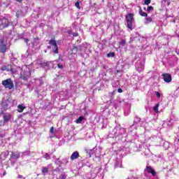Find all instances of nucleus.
Here are the masks:
<instances>
[{
    "label": "nucleus",
    "instance_id": "8",
    "mask_svg": "<svg viewBox=\"0 0 179 179\" xmlns=\"http://www.w3.org/2000/svg\"><path fill=\"white\" fill-rule=\"evenodd\" d=\"M3 125H5V124H6V122H9V120H10V118H12V115L11 114H8L7 115H3Z\"/></svg>",
    "mask_w": 179,
    "mask_h": 179
},
{
    "label": "nucleus",
    "instance_id": "33",
    "mask_svg": "<svg viewBox=\"0 0 179 179\" xmlns=\"http://www.w3.org/2000/svg\"><path fill=\"white\" fill-rule=\"evenodd\" d=\"M73 37H78V33H73Z\"/></svg>",
    "mask_w": 179,
    "mask_h": 179
},
{
    "label": "nucleus",
    "instance_id": "30",
    "mask_svg": "<svg viewBox=\"0 0 179 179\" xmlns=\"http://www.w3.org/2000/svg\"><path fill=\"white\" fill-rule=\"evenodd\" d=\"M24 41L26 43V44H27L29 43V38H24Z\"/></svg>",
    "mask_w": 179,
    "mask_h": 179
},
{
    "label": "nucleus",
    "instance_id": "17",
    "mask_svg": "<svg viewBox=\"0 0 179 179\" xmlns=\"http://www.w3.org/2000/svg\"><path fill=\"white\" fill-rule=\"evenodd\" d=\"M159 103H157L154 106L153 110L155 113H159Z\"/></svg>",
    "mask_w": 179,
    "mask_h": 179
},
{
    "label": "nucleus",
    "instance_id": "44",
    "mask_svg": "<svg viewBox=\"0 0 179 179\" xmlns=\"http://www.w3.org/2000/svg\"><path fill=\"white\" fill-rule=\"evenodd\" d=\"M102 2H104V0H102Z\"/></svg>",
    "mask_w": 179,
    "mask_h": 179
},
{
    "label": "nucleus",
    "instance_id": "28",
    "mask_svg": "<svg viewBox=\"0 0 179 179\" xmlns=\"http://www.w3.org/2000/svg\"><path fill=\"white\" fill-rule=\"evenodd\" d=\"M125 44H127V41L125 40H122L121 41V45H124Z\"/></svg>",
    "mask_w": 179,
    "mask_h": 179
},
{
    "label": "nucleus",
    "instance_id": "20",
    "mask_svg": "<svg viewBox=\"0 0 179 179\" xmlns=\"http://www.w3.org/2000/svg\"><path fill=\"white\" fill-rule=\"evenodd\" d=\"M155 8H153V6H150L148 7L147 10H148V13H150V10H154Z\"/></svg>",
    "mask_w": 179,
    "mask_h": 179
},
{
    "label": "nucleus",
    "instance_id": "38",
    "mask_svg": "<svg viewBox=\"0 0 179 179\" xmlns=\"http://www.w3.org/2000/svg\"><path fill=\"white\" fill-rule=\"evenodd\" d=\"M112 94H115V91H113V92H112Z\"/></svg>",
    "mask_w": 179,
    "mask_h": 179
},
{
    "label": "nucleus",
    "instance_id": "10",
    "mask_svg": "<svg viewBox=\"0 0 179 179\" xmlns=\"http://www.w3.org/2000/svg\"><path fill=\"white\" fill-rule=\"evenodd\" d=\"M3 43V41H1V43ZM6 44H1L0 45V52H2L3 54L6 52Z\"/></svg>",
    "mask_w": 179,
    "mask_h": 179
},
{
    "label": "nucleus",
    "instance_id": "22",
    "mask_svg": "<svg viewBox=\"0 0 179 179\" xmlns=\"http://www.w3.org/2000/svg\"><path fill=\"white\" fill-rule=\"evenodd\" d=\"M7 71H10L12 73H15V71H13V69H11L10 66H7Z\"/></svg>",
    "mask_w": 179,
    "mask_h": 179
},
{
    "label": "nucleus",
    "instance_id": "32",
    "mask_svg": "<svg viewBox=\"0 0 179 179\" xmlns=\"http://www.w3.org/2000/svg\"><path fill=\"white\" fill-rule=\"evenodd\" d=\"M49 157L50 156L47 153L44 155L45 159H48Z\"/></svg>",
    "mask_w": 179,
    "mask_h": 179
},
{
    "label": "nucleus",
    "instance_id": "12",
    "mask_svg": "<svg viewBox=\"0 0 179 179\" xmlns=\"http://www.w3.org/2000/svg\"><path fill=\"white\" fill-rule=\"evenodd\" d=\"M138 13L142 16V17H148V13L142 10V7H139Z\"/></svg>",
    "mask_w": 179,
    "mask_h": 179
},
{
    "label": "nucleus",
    "instance_id": "35",
    "mask_svg": "<svg viewBox=\"0 0 179 179\" xmlns=\"http://www.w3.org/2000/svg\"><path fill=\"white\" fill-rule=\"evenodd\" d=\"M18 178H20V179L23 178V176L19 175V176H18Z\"/></svg>",
    "mask_w": 179,
    "mask_h": 179
},
{
    "label": "nucleus",
    "instance_id": "25",
    "mask_svg": "<svg viewBox=\"0 0 179 179\" xmlns=\"http://www.w3.org/2000/svg\"><path fill=\"white\" fill-rule=\"evenodd\" d=\"M75 6H76L78 9H80V4L79 3V1L76 3Z\"/></svg>",
    "mask_w": 179,
    "mask_h": 179
},
{
    "label": "nucleus",
    "instance_id": "18",
    "mask_svg": "<svg viewBox=\"0 0 179 179\" xmlns=\"http://www.w3.org/2000/svg\"><path fill=\"white\" fill-rule=\"evenodd\" d=\"M47 173H48V168L47 167H44L42 169V173L45 176V174H47Z\"/></svg>",
    "mask_w": 179,
    "mask_h": 179
},
{
    "label": "nucleus",
    "instance_id": "26",
    "mask_svg": "<svg viewBox=\"0 0 179 179\" xmlns=\"http://www.w3.org/2000/svg\"><path fill=\"white\" fill-rule=\"evenodd\" d=\"M57 67L59 68V69H64V66L61 64H57Z\"/></svg>",
    "mask_w": 179,
    "mask_h": 179
},
{
    "label": "nucleus",
    "instance_id": "37",
    "mask_svg": "<svg viewBox=\"0 0 179 179\" xmlns=\"http://www.w3.org/2000/svg\"><path fill=\"white\" fill-rule=\"evenodd\" d=\"M91 152H92V150H87V153H91Z\"/></svg>",
    "mask_w": 179,
    "mask_h": 179
},
{
    "label": "nucleus",
    "instance_id": "2",
    "mask_svg": "<svg viewBox=\"0 0 179 179\" xmlns=\"http://www.w3.org/2000/svg\"><path fill=\"white\" fill-rule=\"evenodd\" d=\"M1 85H3L5 89H8V90H12L15 87V84H13L11 78L2 80Z\"/></svg>",
    "mask_w": 179,
    "mask_h": 179
},
{
    "label": "nucleus",
    "instance_id": "6",
    "mask_svg": "<svg viewBox=\"0 0 179 179\" xmlns=\"http://www.w3.org/2000/svg\"><path fill=\"white\" fill-rule=\"evenodd\" d=\"M29 72L27 71H23L20 73V78L22 80H27V79H29Z\"/></svg>",
    "mask_w": 179,
    "mask_h": 179
},
{
    "label": "nucleus",
    "instance_id": "4",
    "mask_svg": "<svg viewBox=\"0 0 179 179\" xmlns=\"http://www.w3.org/2000/svg\"><path fill=\"white\" fill-rule=\"evenodd\" d=\"M163 80L166 83H170L171 80H173V78L171 77V74L169 73H162V75Z\"/></svg>",
    "mask_w": 179,
    "mask_h": 179
},
{
    "label": "nucleus",
    "instance_id": "40",
    "mask_svg": "<svg viewBox=\"0 0 179 179\" xmlns=\"http://www.w3.org/2000/svg\"><path fill=\"white\" fill-rule=\"evenodd\" d=\"M47 48H48V50H50V48H51V46H48Z\"/></svg>",
    "mask_w": 179,
    "mask_h": 179
},
{
    "label": "nucleus",
    "instance_id": "5",
    "mask_svg": "<svg viewBox=\"0 0 179 179\" xmlns=\"http://www.w3.org/2000/svg\"><path fill=\"white\" fill-rule=\"evenodd\" d=\"M1 26H2L3 29H6V27H9V21L6 17L1 19Z\"/></svg>",
    "mask_w": 179,
    "mask_h": 179
},
{
    "label": "nucleus",
    "instance_id": "19",
    "mask_svg": "<svg viewBox=\"0 0 179 179\" xmlns=\"http://www.w3.org/2000/svg\"><path fill=\"white\" fill-rule=\"evenodd\" d=\"M71 51L73 54H76V52H78V47L73 46Z\"/></svg>",
    "mask_w": 179,
    "mask_h": 179
},
{
    "label": "nucleus",
    "instance_id": "3",
    "mask_svg": "<svg viewBox=\"0 0 179 179\" xmlns=\"http://www.w3.org/2000/svg\"><path fill=\"white\" fill-rule=\"evenodd\" d=\"M49 44H50V45H52L53 52H55V54H58V52H58V45H57V41H55V38L50 40Z\"/></svg>",
    "mask_w": 179,
    "mask_h": 179
},
{
    "label": "nucleus",
    "instance_id": "41",
    "mask_svg": "<svg viewBox=\"0 0 179 179\" xmlns=\"http://www.w3.org/2000/svg\"><path fill=\"white\" fill-rule=\"evenodd\" d=\"M143 9H144V10H146V8H145V7H144V8H143Z\"/></svg>",
    "mask_w": 179,
    "mask_h": 179
},
{
    "label": "nucleus",
    "instance_id": "24",
    "mask_svg": "<svg viewBox=\"0 0 179 179\" xmlns=\"http://www.w3.org/2000/svg\"><path fill=\"white\" fill-rule=\"evenodd\" d=\"M150 2H152V0H145L144 1V5H149V3H150Z\"/></svg>",
    "mask_w": 179,
    "mask_h": 179
},
{
    "label": "nucleus",
    "instance_id": "13",
    "mask_svg": "<svg viewBox=\"0 0 179 179\" xmlns=\"http://www.w3.org/2000/svg\"><path fill=\"white\" fill-rule=\"evenodd\" d=\"M17 108L18 109L17 110V111L18 113H23V111H24V108H26V107L23 106L22 105H18Z\"/></svg>",
    "mask_w": 179,
    "mask_h": 179
},
{
    "label": "nucleus",
    "instance_id": "29",
    "mask_svg": "<svg viewBox=\"0 0 179 179\" xmlns=\"http://www.w3.org/2000/svg\"><path fill=\"white\" fill-rule=\"evenodd\" d=\"M50 134H54V127H52L50 129Z\"/></svg>",
    "mask_w": 179,
    "mask_h": 179
},
{
    "label": "nucleus",
    "instance_id": "43",
    "mask_svg": "<svg viewBox=\"0 0 179 179\" xmlns=\"http://www.w3.org/2000/svg\"><path fill=\"white\" fill-rule=\"evenodd\" d=\"M60 60L64 61V59H60Z\"/></svg>",
    "mask_w": 179,
    "mask_h": 179
},
{
    "label": "nucleus",
    "instance_id": "23",
    "mask_svg": "<svg viewBox=\"0 0 179 179\" xmlns=\"http://www.w3.org/2000/svg\"><path fill=\"white\" fill-rule=\"evenodd\" d=\"M59 179H66V175L62 173L59 176Z\"/></svg>",
    "mask_w": 179,
    "mask_h": 179
},
{
    "label": "nucleus",
    "instance_id": "34",
    "mask_svg": "<svg viewBox=\"0 0 179 179\" xmlns=\"http://www.w3.org/2000/svg\"><path fill=\"white\" fill-rule=\"evenodd\" d=\"M34 40H37V41H38V40H40V38H38V37L34 38Z\"/></svg>",
    "mask_w": 179,
    "mask_h": 179
},
{
    "label": "nucleus",
    "instance_id": "42",
    "mask_svg": "<svg viewBox=\"0 0 179 179\" xmlns=\"http://www.w3.org/2000/svg\"><path fill=\"white\" fill-rule=\"evenodd\" d=\"M60 60L64 61V59H60Z\"/></svg>",
    "mask_w": 179,
    "mask_h": 179
},
{
    "label": "nucleus",
    "instance_id": "11",
    "mask_svg": "<svg viewBox=\"0 0 179 179\" xmlns=\"http://www.w3.org/2000/svg\"><path fill=\"white\" fill-rule=\"evenodd\" d=\"M20 157V152H13L10 155L11 159H15V160Z\"/></svg>",
    "mask_w": 179,
    "mask_h": 179
},
{
    "label": "nucleus",
    "instance_id": "7",
    "mask_svg": "<svg viewBox=\"0 0 179 179\" xmlns=\"http://www.w3.org/2000/svg\"><path fill=\"white\" fill-rule=\"evenodd\" d=\"M79 152L75 151L74 152L72 153L70 159L71 162H73V160H76V159H79L80 157Z\"/></svg>",
    "mask_w": 179,
    "mask_h": 179
},
{
    "label": "nucleus",
    "instance_id": "14",
    "mask_svg": "<svg viewBox=\"0 0 179 179\" xmlns=\"http://www.w3.org/2000/svg\"><path fill=\"white\" fill-rule=\"evenodd\" d=\"M41 66H48L50 65V62H45V61H41V63L39 64Z\"/></svg>",
    "mask_w": 179,
    "mask_h": 179
},
{
    "label": "nucleus",
    "instance_id": "39",
    "mask_svg": "<svg viewBox=\"0 0 179 179\" xmlns=\"http://www.w3.org/2000/svg\"><path fill=\"white\" fill-rule=\"evenodd\" d=\"M3 176H6V172H4V173H3Z\"/></svg>",
    "mask_w": 179,
    "mask_h": 179
},
{
    "label": "nucleus",
    "instance_id": "15",
    "mask_svg": "<svg viewBox=\"0 0 179 179\" xmlns=\"http://www.w3.org/2000/svg\"><path fill=\"white\" fill-rule=\"evenodd\" d=\"M83 120H85V117L83 116H80L76 120V124H81L82 121H83Z\"/></svg>",
    "mask_w": 179,
    "mask_h": 179
},
{
    "label": "nucleus",
    "instance_id": "16",
    "mask_svg": "<svg viewBox=\"0 0 179 179\" xmlns=\"http://www.w3.org/2000/svg\"><path fill=\"white\" fill-rule=\"evenodd\" d=\"M107 57L108 58H113L114 57H115V53H114V52H110L109 53L107 54Z\"/></svg>",
    "mask_w": 179,
    "mask_h": 179
},
{
    "label": "nucleus",
    "instance_id": "9",
    "mask_svg": "<svg viewBox=\"0 0 179 179\" xmlns=\"http://www.w3.org/2000/svg\"><path fill=\"white\" fill-rule=\"evenodd\" d=\"M147 171L149 174H152V176H156V171L152 168V166H146Z\"/></svg>",
    "mask_w": 179,
    "mask_h": 179
},
{
    "label": "nucleus",
    "instance_id": "1",
    "mask_svg": "<svg viewBox=\"0 0 179 179\" xmlns=\"http://www.w3.org/2000/svg\"><path fill=\"white\" fill-rule=\"evenodd\" d=\"M127 27L130 30H133L134 27V14L129 13L126 15Z\"/></svg>",
    "mask_w": 179,
    "mask_h": 179
},
{
    "label": "nucleus",
    "instance_id": "21",
    "mask_svg": "<svg viewBox=\"0 0 179 179\" xmlns=\"http://www.w3.org/2000/svg\"><path fill=\"white\" fill-rule=\"evenodd\" d=\"M152 20V17H148L145 18V23L146 24L151 23Z\"/></svg>",
    "mask_w": 179,
    "mask_h": 179
},
{
    "label": "nucleus",
    "instance_id": "36",
    "mask_svg": "<svg viewBox=\"0 0 179 179\" xmlns=\"http://www.w3.org/2000/svg\"><path fill=\"white\" fill-rule=\"evenodd\" d=\"M22 1H23V0H16V2L22 3Z\"/></svg>",
    "mask_w": 179,
    "mask_h": 179
},
{
    "label": "nucleus",
    "instance_id": "31",
    "mask_svg": "<svg viewBox=\"0 0 179 179\" xmlns=\"http://www.w3.org/2000/svg\"><path fill=\"white\" fill-rule=\"evenodd\" d=\"M117 92H118V93H122V89L119 88V89L117 90Z\"/></svg>",
    "mask_w": 179,
    "mask_h": 179
},
{
    "label": "nucleus",
    "instance_id": "27",
    "mask_svg": "<svg viewBox=\"0 0 179 179\" xmlns=\"http://www.w3.org/2000/svg\"><path fill=\"white\" fill-rule=\"evenodd\" d=\"M155 94H156L157 97H158V99H160V92H155Z\"/></svg>",
    "mask_w": 179,
    "mask_h": 179
}]
</instances>
